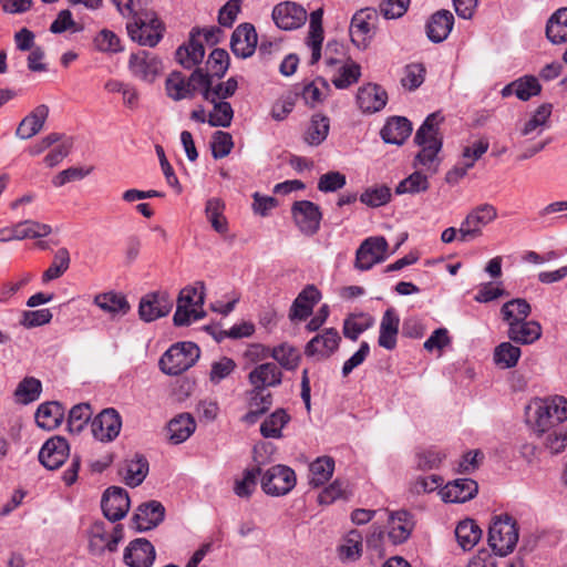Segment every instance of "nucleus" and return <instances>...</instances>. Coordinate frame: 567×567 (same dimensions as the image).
Returning a JSON list of instances; mask_svg holds the SVG:
<instances>
[{
    "mask_svg": "<svg viewBox=\"0 0 567 567\" xmlns=\"http://www.w3.org/2000/svg\"><path fill=\"white\" fill-rule=\"evenodd\" d=\"M525 421L536 436L567 421V398L549 395L534 398L525 406Z\"/></svg>",
    "mask_w": 567,
    "mask_h": 567,
    "instance_id": "nucleus-1",
    "label": "nucleus"
},
{
    "mask_svg": "<svg viewBox=\"0 0 567 567\" xmlns=\"http://www.w3.org/2000/svg\"><path fill=\"white\" fill-rule=\"evenodd\" d=\"M443 121L440 113L430 114L416 131L414 141L421 147L414 158V167H420L429 174L439 171L441 159L439 153L442 148V138L439 135V126Z\"/></svg>",
    "mask_w": 567,
    "mask_h": 567,
    "instance_id": "nucleus-2",
    "label": "nucleus"
},
{
    "mask_svg": "<svg viewBox=\"0 0 567 567\" xmlns=\"http://www.w3.org/2000/svg\"><path fill=\"white\" fill-rule=\"evenodd\" d=\"M126 23L130 38L143 47H155L163 38L164 27L156 13L141 7Z\"/></svg>",
    "mask_w": 567,
    "mask_h": 567,
    "instance_id": "nucleus-3",
    "label": "nucleus"
},
{
    "mask_svg": "<svg viewBox=\"0 0 567 567\" xmlns=\"http://www.w3.org/2000/svg\"><path fill=\"white\" fill-rule=\"evenodd\" d=\"M203 282L183 288L177 299V308L174 315L176 326H188L204 317L203 305L205 299Z\"/></svg>",
    "mask_w": 567,
    "mask_h": 567,
    "instance_id": "nucleus-4",
    "label": "nucleus"
},
{
    "mask_svg": "<svg viewBox=\"0 0 567 567\" xmlns=\"http://www.w3.org/2000/svg\"><path fill=\"white\" fill-rule=\"evenodd\" d=\"M518 542V528L508 514L494 517L488 532V544L499 556L512 553Z\"/></svg>",
    "mask_w": 567,
    "mask_h": 567,
    "instance_id": "nucleus-5",
    "label": "nucleus"
},
{
    "mask_svg": "<svg viewBox=\"0 0 567 567\" xmlns=\"http://www.w3.org/2000/svg\"><path fill=\"white\" fill-rule=\"evenodd\" d=\"M200 354L193 342L173 344L159 359L161 370L168 375H178L193 367Z\"/></svg>",
    "mask_w": 567,
    "mask_h": 567,
    "instance_id": "nucleus-6",
    "label": "nucleus"
},
{
    "mask_svg": "<svg viewBox=\"0 0 567 567\" xmlns=\"http://www.w3.org/2000/svg\"><path fill=\"white\" fill-rule=\"evenodd\" d=\"M161 56L147 50L132 52L128 56L127 69L131 75L144 83H154L164 72Z\"/></svg>",
    "mask_w": 567,
    "mask_h": 567,
    "instance_id": "nucleus-7",
    "label": "nucleus"
},
{
    "mask_svg": "<svg viewBox=\"0 0 567 567\" xmlns=\"http://www.w3.org/2000/svg\"><path fill=\"white\" fill-rule=\"evenodd\" d=\"M205 83V73L200 69H196L188 79L175 71L167 76L165 90L172 100L181 101L193 99L196 93L202 94Z\"/></svg>",
    "mask_w": 567,
    "mask_h": 567,
    "instance_id": "nucleus-8",
    "label": "nucleus"
},
{
    "mask_svg": "<svg viewBox=\"0 0 567 567\" xmlns=\"http://www.w3.org/2000/svg\"><path fill=\"white\" fill-rule=\"evenodd\" d=\"M497 218V209L491 204H482L472 209L458 228L460 240L468 241L482 235V228Z\"/></svg>",
    "mask_w": 567,
    "mask_h": 567,
    "instance_id": "nucleus-9",
    "label": "nucleus"
},
{
    "mask_svg": "<svg viewBox=\"0 0 567 567\" xmlns=\"http://www.w3.org/2000/svg\"><path fill=\"white\" fill-rule=\"evenodd\" d=\"M296 474L286 465H275L268 468L261 476L262 491L271 496L288 494L296 486Z\"/></svg>",
    "mask_w": 567,
    "mask_h": 567,
    "instance_id": "nucleus-10",
    "label": "nucleus"
},
{
    "mask_svg": "<svg viewBox=\"0 0 567 567\" xmlns=\"http://www.w3.org/2000/svg\"><path fill=\"white\" fill-rule=\"evenodd\" d=\"M389 245L384 237H369L360 245L355 254V267L359 270H369L374 265L389 257Z\"/></svg>",
    "mask_w": 567,
    "mask_h": 567,
    "instance_id": "nucleus-11",
    "label": "nucleus"
},
{
    "mask_svg": "<svg viewBox=\"0 0 567 567\" xmlns=\"http://www.w3.org/2000/svg\"><path fill=\"white\" fill-rule=\"evenodd\" d=\"M488 146L489 145L486 140H477L472 144L464 146L460 161L446 173V182L449 184H457L487 152Z\"/></svg>",
    "mask_w": 567,
    "mask_h": 567,
    "instance_id": "nucleus-12",
    "label": "nucleus"
},
{
    "mask_svg": "<svg viewBox=\"0 0 567 567\" xmlns=\"http://www.w3.org/2000/svg\"><path fill=\"white\" fill-rule=\"evenodd\" d=\"M378 13L375 10L365 8L359 10L351 20V41L359 48L365 49L374 34Z\"/></svg>",
    "mask_w": 567,
    "mask_h": 567,
    "instance_id": "nucleus-13",
    "label": "nucleus"
},
{
    "mask_svg": "<svg viewBox=\"0 0 567 567\" xmlns=\"http://www.w3.org/2000/svg\"><path fill=\"white\" fill-rule=\"evenodd\" d=\"M174 305L173 298L166 291H157L144 296L138 306V313L146 322L167 316Z\"/></svg>",
    "mask_w": 567,
    "mask_h": 567,
    "instance_id": "nucleus-14",
    "label": "nucleus"
},
{
    "mask_svg": "<svg viewBox=\"0 0 567 567\" xmlns=\"http://www.w3.org/2000/svg\"><path fill=\"white\" fill-rule=\"evenodd\" d=\"M122 420L114 409H105L92 421L94 437L101 442H111L120 434Z\"/></svg>",
    "mask_w": 567,
    "mask_h": 567,
    "instance_id": "nucleus-15",
    "label": "nucleus"
},
{
    "mask_svg": "<svg viewBox=\"0 0 567 567\" xmlns=\"http://www.w3.org/2000/svg\"><path fill=\"white\" fill-rule=\"evenodd\" d=\"M121 538V528L114 527L112 533H109L102 522L92 524L89 530V546L94 554H101L105 549L115 550Z\"/></svg>",
    "mask_w": 567,
    "mask_h": 567,
    "instance_id": "nucleus-16",
    "label": "nucleus"
},
{
    "mask_svg": "<svg viewBox=\"0 0 567 567\" xmlns=\"http://www.w3.org/2000/svg\"><path fill=\"white\" fill-rule=\"evenodd\" d=\"M70 446L68 441L61 436L48 440L39 452L40 463L48 470L59 468L69 457Z\"/></svg>",
    "mask_w": 567,
    "mask_h": 567,
    "instance_id": "nucleus-17",
    "label": "nucleus"
},
{
    "mask_svg": "<svg viewBox=\"0 0 567 567\" xmlns=\"http://www.w3.org/2000/svg\"><path fill=\"white\" fill-rule=\"evenodd\" d=\"M102 509L105 517L111 522L122 519L130 509V497L121 487H110L103 495Z\"/></svg>",
    "mask_w": 567,
    "mask_h": 567,
    "instance_id": "nucleus-18",
    "label": "nucleus"
},
{
    "mask_svg": "<svg viewBox=\"0 0 567 567\" xmlns=\"http://www.w3.org/2000/svg\"><path fill=\"white\" fill-rule=\"evenodd\" d=\"M414 528L412 515L406 511L391 512L386 525V538L392 545L405 543Z\"/></svg>",
    "mask_w": 567,
    "mask_h": 567,
    "instance_id": "nucleus-19",
    "label": "nucleus"
},
{
    "mask_svg": "<svg viewBox=\"0 0 567 567\" xmlns=\"http://www.w3.org/2000/svg\"><path fill=\"white\" fill-rule=\"evenodd\" d=\"M478 493V485L472 478H456L439 491L444 503H465Z\"/></svg>",
    "mask_w": 567,
    "mask_h": 567,
    "instance_id": "nucleus-20",
    "label": "nucleus"
},
{
    "mask_svg": "<svg viewBox=\"0 0 567 567\" xmlns=\"http://www.w3.org/2000/svg\"><path fill=\"white\" fill-rule=\"evenodd\" d=\"M276 25L282 30H293L301 27L307 20V11L295 2H282L272 10Z\"/></svg>",
    "mask_w": 567,
    "mask_h": 567,
    "instance_id": "nucleus-21",
    "label": "nucleus"
},
{
    "mask_svg": "<svg viewBox=\"0 0 567 567\" xmlns=\"http://www.w3.org/2000/svg\"><path fill=\"white\" fill-rule=\"evenodd\" d=\"M553 113V104H540L530 115L522 123L518 131L520 136L534 140L550 126V116Z\"/></svg>",
    "mask_w": 567,
    "mask_h": 567,
    "instance_id": "nucleus-22",
    "label": "nucleus"
},
{
    "mask_svg": "<svg viewBox=\"0 0 567 567\" xmlns=\"http://www.w3.org/2000/svg\"><path fill=\"white\" fill-rule=\"evenodd\" d=\"M155 557L154 546L144 538L132 540L124 551V561L130 567H152Z\"/></svg>",
    "mask_w": 567,
    "mask_h": 567,
    "instance_id": "nucleus-23",
    "label": "nucleus"
},
{
    "mask_svg": "<svg viewBox=\"0 0 567 567\" xmlns=\"http://www.w3.org/2000/svg\"><path fill=\"white\" fill-rule=\"evenodd\" d=\"M340 340L336 329H324L306 344L305 353L308 357L329 358L338 349Z\"/></svg>",
    "mask_w": 567,
    "mask_h": 567,
    "instance_id": "nucleus-24",
    "label": "nucleus"
},
{
    "mask_svg": "<svg viewBox=\"0 0 567 567\" xmlns=\"http://www.w3.org/2000/svg\"><path fill=\"white\" fill-rule=\"evenodd\" d=\"M293 219L299 229L305 234H313L318 230L321 213L319 207L309 200L295 203L292 206Z\"/></svg>",
    "mask_w": 567,
    "mask_h": 567,
    "instance_id": "nucleus-25",
    "label": "nucleus"
},
{
    "mask_svg": "<svg viewBox=\"0 0 567 567\" xmlns=\"http://www.w3.org/2000/svg\"><path fill=\"white\" fill-rule=\"evenodd\" d=\"M164 506L156 501L142 504L132 518V526L138 532L156 527L164 519Z\"/></svg>",
    "mask_w": 567,
    "mask_h": 567,
    "instance_id": "nucleus-26",
    "label": "nucleus"
},
{
    "mask_svg": "<svg viewBox=\"0 0 567 567\" xmlns=\"http://www.w3.org/2000/svg\"><path fill=\"white\" fill-rule=\"evenodd\" d=\"M257 41L258 38L254 25L243 23L233 32L230 41L231 51L238 58H248L255 52Z\"/></svg>",
    "mask_w": 567,
    "mask_h": 567,
    "instance_id": "nucleus-27",
    "label": "nucleus"
},
{
    "mask_svg": "<svg viewBox=\"0 0 567 567\" xmlns=\"http://www.w3.org/2000/svg\"><path fill=\"white\" fill-rule=\"evenodd\" d=\"M386 100V92L375 84L360 87L357 94V104L364 113L381 111L385 106Z\"/></svg>",
    "mask_w": 567,
    "mask_h": 567,
    "instance_id": "nucleus-28",
    "label": "nucleus"
},
{
    "mask_svg": "<svg viewBox=\"0 0 567 567\" xmlns=\"http://www.w3.org/2000/svg\"><path fill=\"white\" fill-rule=\"evenodd\" d=\"M322 14V9L310 13L309 31L306 38V45L311 52L310 64L317 63L321 58L323 42Z\"/></svg>",
    "mask_w": 567,
    "mask_h": 567,
    "instance_id": "nucleus-29",
    "label": "nucleus"
},
{
    "mask_svg": "<svg viewBox=\"0 0 567 567\" xmlns=\"http://www.w3.org/2000/svg\"><path fill=\"white\" fill-rule=\"evenodd\" d=\"M282 373L272 362H266L255 367L248 374V380L255 389L277 386L281 383Z\"/></svg>",
    "mask_w": 567,
    "mask_h": 567,
    "instance_id": "nucleus-30",
    "label": "nucleus"
},
{
    "mask_svg": "<svg viewBox=\"0 0 567 567\" xmlns=\"http://www.w3.org/2000/svg\"><path fill=\"white\" fill-rule=\"evenodd\" d=\"M453 25V14L447 10H440L430 18L426 24L427 38L434 43H440L449 37Z\"/></svg>",
    "mask_w": 567,
    "mask_h": 567,
    "instance_id": "nucleus-31",
    "label": "nucleus"
},
{
    "mask_svg": "<svg viewBox=\"0 0 567 567\" xmlns=\"http://www.w3.org/2000/svg\"><path fill=\"white\" fill-rule=\"evenodd\" d=\"M400 318L395 310L386 309L380 322V334L378 343L386 350H393L396 347Z\"/></svg>",
    "mask_w": 567,
    "mask_h": 567,
    "instance_id": "nucleus-32",
    "label": "nucleus"
},
{
    "mask_svg": "<svg viewBox=\"0 0 567 567\" xmlns=\"http://www.w3.org/2000/svg\"><path fill=\"white\" fill-rule=\"evenodd\" d=\"M93 303L112 317L125 316L131 308L125 296L115 291L97 293L93 299Z\"/></svg>",
    "mask_w": 567,
    "mask_h": 567,
    "instance_id": "nucleus-33",
    "label": "nucleus"
},
{
    "mask_svg": "<svg viewBox=\"0 0 567 567\" xmlns=\"http://www.w3.org/2000/svg\"><path fill=\"white\" fill-rule=\"evenodd\" d=\"M49 115V107L44 104L38 105L28 116H25L17 128V135L22 140H28L38 134Z\"/></svg>",
    "mask_w": 567,
    "mask_h": 567,
    "instance_id": "nucleus-34",
    "label": "nucleus"
},
{
    "mask_svg": "<svg viewBox=\"0 0 567 567\" xmlns=\"http://www.w3.org/2000/svg\"><path fill=\"white\" fill-rule=\"evenodd\" d=\"M508 338L520 344H530L537 341L542 336V327L533 320H523L512 323L507 331Z\"/></svg>",
    "mask_w": 567,
    "mask_h": 567,
    "instance_id": "nucleus-35",
    "label": "nucleus"
},
{
    "mask_svg": "<svg viewBox=\"0 0 567 567\" xmlns=\"http://www.w3.org/2000/svg\"><path fill=\"white\" fill-rule=\"evenodd\" d=\"M412 125L405 117L390 118L381 130V136L385 143L401 145L410 136Z\"/></svg>",
    "mask_w": 567,
    "mask_h": 567,
    "instance_id": "nucleus-36",
    "label": "nucleus"
},
{
    "mask_svg": "<svg viewBox=\"0 0 567 567\" xmlns=\"http://www.w3.org/2000/svg\"><path fill=\"white\" fill-rule=\"evenodd\" d=\"M205 85L202 90L203 97L208 102L225 101L235 94L238 83L235 78H229L226 82L213 84V75L205 73Z\"/></svg>",
    "mask_w": 567,
    "mask_h": 567,
    "instance_id": "nucleus-37",
    "label": "nucleus"
},
{
    "mask_svg": "<svg viewBox=\"0 0 567 567\" xmlns=\"http://www.w3.org/2000/svg\"><path fill=\"white\" fill-rule=\"evenodd\" d=\"M196 424L193 416L182 413L172 419L167 425L168 439L173 444L185 442L195 431Z\"/></svg>",
    "mask_w": 567,
    "mask_h": 567,
    "instance_id": "nucleus-38",
    "label": "nucleus"
},
{
    "mask_svg": "<svg viewBox=\"0 0 567 567\" xmlns=\"http://www.w3.org/2000/svg\"><path fill=\"white\" fill-rule=\"evenodd\" d=\"M64 416V409L58 402L42 403L35 413V422L41 429L51 431L58 427Z\"/></svg>",
    "mask_w": 567,
    "mask_h": 567,
    "instance_id": "nucleus-39",
    "label": "nucleus"
},
{
    "mask_svg": "<svg viewBox=\"0 0 567 567\" xmlns=\"http://www.w3.org/2000/svg\"><path fill=\"white\" fill-rule=\"evenodd\" d=\"M205 56L203 43L192 37L188 43L179 47L176 51L177 62L185 69H192L198 65Z\"/></svg>",
    "mask_w": 567,
    "mask_h": 567,
    "instance_id": "nucleus-40",
    "label": "nucleus"
},
{
    "mask_svg": "<svg viewBox=\"0 0 567 567\" xmlns=\"http://www.w3.org/2000/svg\"><path fill=\"white\" fill-rule=\"evenodd\" d=\"M320 291L312 285L307 286L295 299L291 307V317L298 319L307 318L313 306L320 300Z\"/></svg>",
    "mask_w": 567,
    "mask_h": 567,
    "instance_id": "nucleus-41",
    "label": "nucleus"
},
{
    "mask_svg": "<svg viewBox=\"0 0 567 567\" xmlns=\"http://www.w3.org/2000/svg\"><path fill=\"white\" fill-rule=\"evenodd\" d=\"M546 37L553 44L567 41V8L556 10L547 21Z\"/></svg>",
    "mask_w": 567,
    "mask_h": 567,
    "instance_id": "nucleus-42",
    "label": "nucleus"
},
{
    "mask_svg": "<svg viewBox=\"0 0 567 567\" xmlns=\"http://www.w3.org/2000/svg\"><path fill=\"white\" fill-rule=\"evenodd\" d=\"M148 473V463L145 457L136 455L132 460H127L123 466L121 474L126 485L136 487L145 480Z\"/></svg>",
    "mask_w": 567,
    "mask_h": 567,
    "instance_id": "nucleus-43",
    "label": "nucleus"
},
{
    "mask_svg": "<svg viewBox=\"0 0 567 567\" xmlns=\"http://www.w3.org/2000/svg\"><path fill=\"white\" fill-rule=\"evenodd\" d=\"M334 472V461L330 456H320L309 465V484L319 487L326 484Z\"/></svg>",
    "mask_w": 567,
    "mask_h": 567,
    "instance_id": "nucleus-44",
    "label": "nucleus"
},
{
    "mask_svg": "<svg viewBox=\"0 0 567 567\" xmlns=\"http://www.w3.org/2000/svg\"><path fill=\"white\" fill-rule=\"evenodd\" d=\"M290 422V415L284 409H277L260 424V434L266 439L282 437L284 427Z\"/></svg>",
    "mask_w": 567,
    "mask_h": 567,
    "instance_id": "nucleus-45",
    "label": "nucleus"
},
{
    "mask_svg": "<svg viewBox=\"0 0 567 567\" xmlns=\"http://www.w3.org/2000/svg\"><path fill=\"white\" fill-rule=\"evenodd\" d=\"M329 130V118L321 114H316L311 117L306 128L303 140L311 146H318L326 141Z\"/></svg>",
    "mask_w": 567,
    "mask_h": 567,
    "instance_id": "nucleus-46",
    "label": "nucleus"
},
{
    "mask_svg": "<svg viewBox=\"0 0 567 567\" xmlns=\"http://www.w3.org/2000/svg\"><path fill=\"white\" fill-rule=\"evenodd\" d=\"M455 537L464 550H470L481 539L482 530L473 519H464L457 524Z\"/></svg>",
    "mask_w": 567,
    "mask_h": 567,
    "instance_id": "nucleus-47",
    "label": "nucleus"
},
{
    "mask_svg": "<svg viewBox=\"0 0 567 567\" xmlns=\"http://www.w3.org/2000/svg\"><path fill=\"white\" fill-rule=\"evenodd\" d=\"M503 320L508 324L527 319L530 313V306L525 299H513L505 302L501 309Z\"/></svg>",
    "mask_w": 567,
    "mask_h": 567,
    "instance_id": "nucleus-48",
    "label": "nucleus"
},
{
    "mask_svg": "<svg viewBox=\"0 0 567 567\" xmlns=\"http://www.w3.org/2000/svg\"><path fill=\"white\" fill-rule=\"evenodd\" d=\"M374 319L367 313L349 316L343 323V334L346 338L355 341L361 333L371 328Z\"/></svg>",
    "mask_w": 567,
    "mask_h": 567,
    "instance_id": "nucleus-49",
    "label": "nucleus"
},
{
    "mask_svg": "<svg viewBox=\"0 0 567 567\" xmlns=\"http://www.w3.org/2000/svg\"><path fill=\"white\" fill-rule=\"evenodd\" d=\"M520 355V348L511 342H502L495 348L493 359L496 365L502 369H509L517 364Z\"/></svg>",
    "mask_w": 567,
    "mask_h": 567,
    "instance_id": "nucleus-50",
    "label": "nucleus"
},
{
    "mask_svg": "<svg viewBox=\"0 0 567 567\" xmlns=\"http://www.w3.org/2000/svg\"><path fill=\"white\" fill-rule=\"evenodd\" d=\"M71 262L70 254L66 248H60L53 256L50 267L42 275V282L48 284L63 276L69 269Z\"/></svg>",
    "mask_w": 567,
    "mask_h": 567,
    "instance_id": "nucleus-51",
    "label": "nucleus"
},
{
    "mask_svg": "<svg viewBox=\"0 0 567 567\" xmlns=\"http://www.w3.org/2000/svg\"><path fill=\"white\" fill-rule=\"evenodd\" d=\"M270 357L287 370H295L300 360L299 351L293 346L286 342L274 347Z\"/></svg>",
    "mask_w": 567,
    "mask_h": 567,
    "instance_id": "nucleus-52",
    "label": "nucleus"
},
{
    "mask_svg": "<svg viewBox=\"0 0 567 567\" xmlns=\"http://www.w3.org/2000/svg\"><path fill=\"white\" fill-rule=\"evenodd\" d=\"M213 110L208 113L207 123L213 127H228L234 117V111L230 103L226 101L210 102Z\"/></svg>",
    "mask_w": 567,
    "mask_h": 567,
    "instance_id": "nucleus-53",
    "label": "nucleus"
},
{
    "mask_svg": "<svg viewBox=\"0 0 567 567\" xmlns=\"http://www.w3.org/2000/svg\"><path fill=\"white\" fill-rule=\"evenodd\" d=\"M362 536L358 530H351L339 546V556L342 560L352 561L361 556Z\"/></svg>",
    "mask_w": 567,
    "mask_h": 567,
    "instance_id": "nucleus-54",
    "label": "nucleus"
},
{
    "mask_svg": "<svg viewBox=\"0 0 567 567\" xmlns=\"http://www.w3.org/2000/svg\"><path fill=\"white\" fill-rule=\"evenodd\" d=\"M41 382L35 378H24L17 386L14 396L19 403L29 404L39 399Z\"/></svg>",
    "mask_w": 567,
    "mask_h": 567,
    "instance_id": "nucleus-55",
    "label": "nucleus"
},
{
    "mask_svg": "<svg viewBox=\"0 0 567 567\" xmlns=\"http://www.w3.org/2000/svg\"><path fill=\"white\" fill-rule=\"evenodd\" d=\"M225 205L218 198H210L206 203V217L210 221L212 227L219 234H225L227 231V220L224 217Z\"/></svg>",
    "mask_w": 567,
    "mask_h": 567,
    "instance_id": "nucleus-56",
    "label": "nucleus"
},
{
    "mask_svg": "<svg viewBox=\"0 0 567 567\" xmlns=\"http://www.w3.org/2000/svg\"><path fill=\"white\" fill-rule=\"evenodd\" d=\"M360 75L361 72L359 64L350 62L340 65L331 81L337 89H347L355 83Z\"/></svg>",
    "mask_w": 567,
    "mask_h": 567,
    "instance_id": "nucleus-57",
    "label": "nucleus"
},
{
    "mask_svg": "<svg viewBox=\"0 0 567 567\" xmlns=\"http://www.w3.org/2000/svg\"><path fill=\"white\" fill-rule=\"evenodd\" d=\"M429 188L427 176L416 171L399 183L395 188L398 195L417 194Z\"/></svg>",
    "mask_w": 567,
    "mask_h": 567,
    "instance_id": "nucleus-58",
    "label": "nucleus"
},
{
    "mask_svg": "<svg viewBox=\"0 0 567 567\" xmlns=\"http://www.w3.org/2000/svg\"><path fill=\"white\" fill-rule=\"evenodd\" d=\"M543 439L544 446L553 454L563 452L567 446V430L563 426H554L547 431Z\"/></svg>",
    "mask_w": 567,
    "mask_h": 567,
    "instance_id": "nucleus-59",
    "label": "nucleus"
},
{
    "mask_svg": "<svg viewBox=\"0 0 567 567\" xmlns=\"http://www.w3.org/2000/svg\"><path fill=\"white\" fill-rule=\"evenodd\" d=\"M390 199L391 190L385 185L369 187L360 195L361 203L373 208L388 204Z\"/></svg>",
    "mask_w": 567,
    "mask_h": 567,
    "instance_id": "nucleus-60",
    "label": "nucleus"
},
{
    "mask_svg": "<svg viewBox=\"0 0 567 567\" xmlns=\"http://www.w3.org/2000/svg\"><path fill=\"white\" fill-rule=\"evenodd\" d=\"M94 48L103 53H117L122 51L120 38L111 30H101L93 40Z\"/></svg>",
    "mask_w": 567,
    "mask_h": 567,
    "instance_id": "nucleus-61",
    "label": "nucleus"
},
{
    "mask_svg": "<svg viewBox=\"0 0 567 567\" xmlns=\"http://www.w3.org/2000/svg\"><path fill=\"white\" fill-rule=\"evenodd\" d=\"M92 416L91 406L87 403H81L73 406L69 413L68 426L70 432L80 433Z\"/></svg>",
    "mask_w": 567,
    "mask_h": 567,
    "instance_id": "nucleus-62",
    "label": "nucleus"
},
{
    "mask_svg": "<svg viewBox=\"0 0 567 567\" xmlns=\"http://www.w3.org/2000/svg\"><path fill=\"white\" fill-rule=\"evenodd\" d=\"M20 223L21 240L39 239L49 236L52 227L49 224L40 223L34 219H24Z\"/></svg>",
    "mask_w": 567,
    "mask_h": 567,
    "instance_id": "nucleus-63",
    "label": "nucleus"
},
{
    "mask_svg": "<svg viewBox=\"0 0 567 567\" xmlns=\"http://www.w3.org/2000/svg\"><path fill=\"white\" fill-rule=\"evenodd\" d=\"M516 85V96L520 101H528L533 96H536L540 93L542 86L537 80V78L533 75H525L514 81Z\"/></svg>",
    "mask_w": 567,
    "mask_h": 567,
    "instance_id": "nucleus-64",
    "label": "nucleus"
}]
</instances>
